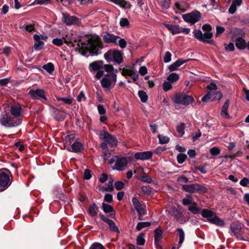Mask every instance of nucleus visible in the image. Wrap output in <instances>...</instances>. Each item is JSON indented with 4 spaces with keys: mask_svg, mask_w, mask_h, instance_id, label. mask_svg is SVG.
<instances>
[{
    "mask_svg": "<svg viewBox=\"0 0 249 249\" xmlns=\"http://www.w3.org/2000/svg\"><path fill=\"white\" fill-rule=\"evenodd\" d=\"M87 41L86 43L79 40L77 44V48L75 50L79 51L83 55H86L89 52L92 56L98 55L100 53V51L104 48L101 38L98 36L91 37Z\"/></svg>",
    "mask_w": 249,
    "mask_h": 249,
    "instance_id": "f257e3e1",
    "label": "nucleus"
},
{
    "mask_svg": "<svg viewBox=\"0 0 249 249\" xmlns=\"http://www.w3.org/2000/svg\"><path fill=\"white\" fill-rule=\"evenodd\" d=\"M21 107L18 105H12L10 107V113L2 114L0 116V124L6 128L16 127L22 122Z\"/></svg>",
    "mask_w": 249,
    "mask_h": 249,
    "instance_id": "f03ea898",
    "label": "nucleus"
},
{
    "mask_svg": "<svg viewBox=\"0 0 249 249\" xmlns=\"http://www.w3.org/2000/svg\"><path fill=\"white\" fill-rule=\"evenodd\" d=\"M201 215L206 218L210 223L215 224L217 226L222 227L225 225L224 220L217 216L215 213L208 209H202Z\"/></svg>",
    "mask_w": 249,
    "mask_h": 249,
    "instance_id": "7ed1b4c3",
    "label": "nucleus"
},
{
    "mask_svg": "<svg viewBox=\"0 0 249 249\" xmlns=\"http://www.w3.org/2000/svg\"><path fill=\"white\" fill-rule=\"evenodd\" d=\"M123 54V53L120 51L116 49H111L104 54V58L108 63L113 61L118 64H120L124 60Z\"/></svg>",
    "mask_w": 249,
    "mask_h": 249,
    "instance_id": "20e7f679",
    "label": "nucleus"
},
{
    "mask_svg": "<svg viewBox=\"0 0 249 249\" xmlns=\"http://www.w3.org/2000/svg\"><path fill=\"white\" fill-rule=\"evenodd\" d=\"M182 190L189 194L198 193L204 194L208 193V188L199 183H195L182 185Z\"/></svg>",
    "mask_w": 249,
    "mask_h": 249,
    "instance_id": "39448f33",
    "label": "nucleus"
},
{
    "mask_svg": "<svg viewBox=\"0 0 249 249\" xmlns=\"http://www.w3.org/2000/svg\"><path fill=\"white\" fill-rule=\"evenodd\" d=\"M13 177L10 172L6 173L0 170V192L7 189L11 184Z\"/></svg>",
    "mask_w": 249,
    "mask_h": 249,
    "instance_id": "423d86ee",
    "label": "nucleus"
},
{
    "mask_svg": "<svg viewBox=\"0 0 249 249\" xmlns=\"http://www.w3.org/2000/svg\"><path fill=\"white\" fill-rule=\"evenodd\" d=\"M174 102L177 104L188 106L195 101L193 96L185 93H176L173 98Z\"/></svg>",
    "mask_w": 249,
    "mask_h": 249,
    "instance_id": "0eeeda50",
    "label": "nucleus"
},
{
    "mask_svg": "<svg viewBox=\"0 0 249 249\" xmlns=\"http://www.w3.org/2000/svg\"><path fill=\"white\" fill-rule=\"evenodd\" d=\"M182 18L185 22L190 23L192 25L200 20L201 13L197 11H193L183 15Z\"/></svg>",
    "mask_w": 249,
    "mask_h": 249,
    "instance_id": "6e6552de",
    "label": "nucleus"
},
{
    "mask_svg": "<svg viewBox=\"0 0 249 249\" xmlns=\"http://www.w3.org/2000/svg\"><path fill=\"white\" fill-rule=\"evenodd\" d=\"M99 135L100 139L104 140L111 147H114L117 146V139L108 132L105 130L101 131Z\"/></svg>",
    "mask_w": 249,
    "mask_h": 249,
    "instance_id": "1a4fd4ad",
    "label": "nucleus"
},
{
    "mask_svg": "<svg viewBox=\"0 0 249 249\" xmlns=\"http://www.w3.org/2000/svg\"><path fill=\"white\" fill-rule=\"evenodd\" d=\"M99 216L101 219L104 222L107 223L108 225L109 231L112 232H116L117 233H120V231L118 227L116 225L115 222L111 219H109L108 217L105 216L102 213H99Z\"/></svg>",
    "mask_w": 249,
    "mask_h": 249,
    "instance_id": "9d476101",
    "label": "nucleus"
},
{
    "mask_svg": "<svg viewBox=\"0 0 249 249\" xmlns=\"http://www.w3.org/2000/svg\"><path fill=\"white\" fill-rule=\"evenodd\" d=\"M62 21L66 25H76L79 22V18L75 16H71L67 13H62Z\"/></svg>",
    "mask_w": 249,
    "mask_h": 249,
    "instance_id": "9b49d317",
    "label": "nucleus"
},
{
    "mask_svg": "<svg viewBox=\"0 0 249 249\" xmlns=\"http://www.w3.org/2000/svg\"><path fill=\"white\" fill-rule=\"evenodd\" d=\"M28 95L33 99H43L45 101H47L45 91L40 89H37L36 90L31 89L29 91Z\"/></svg>",
    "mask_w": 249,
    "mask_h": 249,
    "instance_id": "f8f14e48",
    "label": "nucleus"
},
{
    "mask_svg": "<svg viewBox=\"0 0 249 249\" xmlns=\"http://www.w3.org/2000/svg\"><path fill=\"white\" fill-rule=\"evenodd\" d=\"M104 42L106 43H114L117 44V41L120 37L118 36H115L113 34L108 32L104 33L102 36Z\"/></svg>",
    "mask_w": 249,
    "mask_h": 249,
    "instance_id": "ddd939ff",
    "label": "nucleus"
},
{
    "mask_svg": "<svg viewBox=\"0 0 249 249\" xmlns=\"http://www.w3.org/2000/svg\"><path fill=\"white\" fill-rule=\"evenodd\" d=\"M153 156L151 151L139 152L134 155V158L137 160H148L150 159Z\"/></svg>",
    "mask_w": 249,
    "mask_h": 249,
    "instance_id": "4468645a",
    "label": "nucleus"
},
{
    "mask_svg": "<svg viewBox=\"0 0 249 249\" xmlns=\"http://www.w3.org/2000/svg\"><path fill=\"white\" fill-rule=\"evenodd\" d=\"M193 33L194 37L199 41L209 44L215 45V42L213 40H209L205 39V38H203V34L199 29H195Z\"/></svg>",
    "mask_w": 249,
    "mask_h": 249,
    "instance_id": "2eb2a0df",
    "label": "nucleus"
},
{
    "mask_svg": "<svg viewBox=\"0 0 249 249\" xmlns=\"http://www.w3.org/2000/svg\"><path fill=\"white\" fill-rule=\"evenodd\" d=\"M230 229L231 232L237 239H242V235L241 234V228L240 225L235 223H232L230 226Z\"/></svg>",
    "mask_w": 249,
    "mask_h": 249,
    "instance_id": "dca6fc26",
    "label": "nucleus"
},
{
    "mask_svg": "<svg viewBox=\"0 0 249 249\" xmlns=\"http://www.w3.org/2000/svg\"><path fill=\"white\" fill-rule=\"evenodd\" d=\"M128 164V161L124 157L118 158L115 162L116 169L118 171H122L123 168Z\"/></svg>",
    "mask_w": 249,
    "mask_h": 249,
    "instance_id": "f3484780",
    "label": "nucleus"
},
{
    "mask_svg": "<svg viewBox=\"0 0 249 249\" xmlns=\"http://www.w3.org/2000/svg\"><path fill=\"white\" fill-rule=\"evenodd\" d=\"M67 149L71 152L79 153L83 150L84 146L80 142H76L73 143L71 147L68 146Z\"/></svg>",
    "mask_w": 249,
    "mask_h": 249,
    "instance_id": "a211bd4d",
    "label": "nucleus"
},
{
    "mask_svg": "<svg viewBox=\"0 0 249 249\" xmlns=\"http://www.w3.org/2000/svg\"><path fill=\"white\" fill-rule=\"evenodd\" d=\"M102 209L106 213H109V216L111 218H114L115 216V212L113 207L108 204L103 202L102 203Z\"/></svg>",
    "mask_w": 249,
    "mask_h": 249,
    "instance_id": "6ab92c4d",
    "label": "nucleus"
},
{
    "mask_svg": "<svg viewBox=\"0 0 249 249\" xmlns=\"http://www.w3.org/2000/svg\"><path fill=\"white\" fill-rule=\"evenodd\" d=\"M164 26L172 33L175 35L181 32L182 28L178 25H171L168 23H164Z\"/></svg>",
    "mask_w": 249,
    "mask_h": 249,
    "instance_id": "aec40b11",
    "label": "nucleus"
},
{
    "mask_svg": "<svg viewBox=\"0 0 249 249\" xmlns=\"http://www.w3.org/2000/svg\"><path fill=\"white\" fill-rule=\"evenodd\" d=\"M230 103V101L229 99L226 100L222 107L220 115L225 119H231V118L228 112V109L229 107Z\"/></svg>",
    "mask_w": 249,
    "mask_h": 249,
    "instance_id": "412c9836",
    "label": "nucleus"
},
{
    "mask_svg": "<svg viewBox=\"0 0 249 249\" xmlns=\"http://www.w3.org/2000/svg\"><path fill=\"white\" fill-rule=\"evenodd\" d=\"M33 38L36 42L34 44L35 50L36 51L41 50L44 47L45 44L43 41L40 40V36L37 34H35Z\"/></svg>",
    "mask_w": 249,
    "mask_h": 249,
    "instance_id": "4be33fe9",
    "label": "nucleus"
},
{
    "mask_svg": "<svg viewBox=\"0 0 249 249\" xmlns=\"http://www.w3.org/2000/svg\"><path fill=\"white\" fill-rule=\"evenodd\" d=\"M103 61H95L90 63L89 69V71H98L103 69Z\"/></svg>",
    "mask_w": 249,
    "mask_h": 249,
    "instance_id": "5701e85b",
    "label": "nucleus"
},
{
    "mask_svg": "<svg viewBox=\"0 0 249 249\" xmlns=\"http://www.w3.org/2000/svg\"><path fill=\"white\" fill-rule=\"evenodd\" d=\"M99 211V207L97 204L93 202L89 205L88 209V214L91 216H94L97 215Z\"/></svg>",
    "mask_w": 249,
    "mask_h": 249,
    "instance_id": "b1692460",
    "label": "nucleus"
},
{
    "mask_svg": "<svg viewBox=\"0 0 249 249\" xmlns=\"http://www.w3.org/2000/svg\"><path fill=\"white\" fill-rule=\"evenodd\" d=\"M235 46L237 49L242 50L247 47V44L244 38L241 37H239L236 39Z\"/></svg>",
    "mask_w": 249,
    "mask_h": 249,
    "instance_id": "393cba45",
    "label": "nucleus"
},
{
    "mask_svg": "<svg viewBox=\"0 0 249 249\" xmlns=\"http://www.w3.org/2000/svg\"><path fill=\"white\" fill-rule=\"evenodd\" d=\"M53 115L54 119L58 121H63L66 117L65 113L59 110H55Z\"/></svg>",
    "mask_w": 249,
    "mask_h": 249,
    "instance_id": "a878e982",
    "label": "nucleus"
},
{
    "mask_svg": "<svg viewBox=\"0 0 249 249\" xmlns=\"http://www.w3.org/2000/svg\"><path fill=\"white\" fill-rule=\"evenodd\" d=\"M196 205L197 204L196 202L193 203V205L189 206L188 210L194 214H199L200 213H201V209L196 207Z\"/></svg>",
    "mask_w": 249,
    "mask_h": 249,
    "instance_id": "bb28decb",
    "label": "nucleus"
},
{
    "mask_svg": "<svg viewBox=\"0 0 249 249\" xmlns=\"http://www.w3.org/2000/svg\"><path fill=\"white\" fill-rule=\"evenodd\" d=\"M176 231L178 232L179 237L178 245L179 247H181L184 241L185 233L182 228H178Z\"/></svg>",
    "mask_w": 249,
    "mask_h": 249,
    "instance_id": "cd10ccee",
    "label": "nucleus"
},
{
    "mask_svg": "<svg viewBox=\"0 0 249 249\" xmlns=\"http://www.w3.org/2000/svg\"><path fill=\"white\" fill-rule=\"evenodd\" d=\"M112 2L117 4L121 7L126 8L129 7L130 5L129 2L125 0H109Z\"/></svg>",
    "mask_w": 249,
    "mask_h": 249,
    "instance_id": "c85d7f7f",
    "label": "nucleus"
},
{
    "mask_svg": "<svg viewBox=\"0 0 249 249\" xmlns=\"http://www.w3.org/2000/svg\"><path fill=\"white\" fill-rule=\"evenodd\" d=\"M101 84L104 89H109L111 86V80L107 77H104L101 81Z\"/></svg>",
    "mask_w": 249,
    "mask_h": 249,
    "instance_id": "c756f323",
    "label": "nucleus"
},
{
    "mask_svg": "<svg viewBox=\"0 0 249 249\" xmlns=\"http://www.w3.org/2000/svg\"><path fill=\"white\" fill-rule=\"evenodd\" d=\"M132 201L135 210L137 211V213H139V211L143 209L141 203L135 197L132 198Z\"/></svg>",
    "mask_w": 249,
    "mask_h": 249,
    "instance_id": "7c9ffc66",
    "label": "nucleus"
},
{
    "mask_svg": "<svg viewBox=\"0 0 249 249\" xmlns=\"http://www.w3.org/2000/svg\"><path fill=\"white\" fill-rule=\"evenodd\" d=\"M179 78V75L176 72L171 73L167 77L168 80L172 83L177 81Z\"/></svg>",
    "mask_w": 249,
    "mask_h": 249,
    "instance_id": "2f4dec72",
    "label": "nucleus"
},
{
    "mask_svg": "<svg viewBox=\"0 0 249 249\" xmlns=\"http://www.w3.org/2000/svg\"><path fill=\"white\" fill-rule=\"evenodd\" d=\"M138 95L142 103H145L147 101L148 96L146 93L143 90H139L138 91Z\"/></svg>",
    "mask_w": 249,
    "mask_h": 249,
    "instance_id": "473e14b6",
    "label": "nucleus"
},
{
    "mask_svg": "<svg viewBox=\"0 0 249 249\" xmlns=\"http://www.w3.org/2000/svg\"><path fill=\"white\" fill-rule=\"evenodd\" d=\"M119 70H122V74L124 76H131L133 75V73H134V71L132 69H125V68H119Z\"/></svg>",
    "mask_w": 249,
    "mask_h": 249,
    "instance_id": "72a5a7b5",
    "label": "nucleus"
},
{
    "mask_svg": "<svg viewBox=\"0 0 249 249\" xmlns=\"http://www.w3.org/2000/svg\"><path fill=\"white\" fill-rule=\"evenodd\" d=\"M151 224V223L149 222H140L137 224L136 229L139 231L144 228L150 226Z\"/></svg>",
    "mask_w": 249,
    "mask_h": 249,
    "instance_id": "f704fd0d",
    "label": "nucleus"
},
{
    "mask_svg": "<svg viewBox=\"0 0 249 249\" xmlns=\"http://www.w3.org/2000/svg\"><path fill=\"white\" fill-rule=\"evenodd\" d=\"M43 69L46 70L48 72L51 73L54 70V67L53 63L50 62L43 65Z\"/></svg>",
    "mask_w": 249,
    "mask_h": 249,
    "instance_id": "c9c22d12",
    "label": "nucleus"
},
{
    "mask_svg": "<svg viewBox=\"0 0 249 249\" xmlns=\"http://www.w3.org/2000/svg\"><path fill=\"white\" fill-rule=\"evenodd\" d=\"M144 233L143 232H141L137 237V244L138 245L140 246H143L144 245L145 240L144 238H143V236L144 235Z\"/></svg>",
    "mask_w": 249,
    "mask_h": 249,
    "instance_id": "e433bc0d",
    "label": "nucleus"
},
{
    "mask_svg": "<svg viewBox=\"0 0 249 249\" xmlns=\"http://www.w3.org/2000/svg\"><path fill=\"white\" fill-rule=\"evenodd\" d=\"M158 138L159 140V142L160 144H166L169 142L170 139L167 136H163L161 134H159L158 136Z\"/></svg>",
    "mask_w": 249,
    "mask_h": 249,
    "instance_id": "4c0bfd02",
    "label": "nucleus"
},
{
    "mask_svg": "<svg viewBox=\"0 0 249 249\" xmlns=\"http://www.w3.org/2000/svg\"><path fill=\"white\" fill-rule=\"evenodd\" d=\"M212 101H219L223 97L222 93L220 91H212Z\"/></svg>",
    "mask_w": 249,
    "mask_h": 249,
    "instance_id": "58836bf2",
    "label": "nucleus"
},
{
    "mask_svg": "<svg viewBox=\"0 0 249 249\" xmlns=\"http://www.w3.org/2000/svg\"><path fill=\"white\" fill-rule=\"evenodd\" d=\"M189 181V178L183 176L182 175L181 176H179L177 178V182L182 187V185H185L184 183H187Z\"/></svg>",
    "mask_w": 249,
    "mask_h": 249,
    "instance_id": "ea45409f",
    "label": "nucleus"
},
{
    "mask_svg": "<svg viewBox=\"0 0 249 249\" xmlns=\"http://www.w3.org/2000/svg\"><path fill=\"white\" fill-rule=\"evenodd\" d=\"M162 234L163 231L160 228H157L154 230V238L161 239Z\"/></svg>",
    "mask_w": 249,
    "mask_h": 249,
    "instance_id": "a19ab883",
    "label": "nucleus"
},
{
    "mask_svg": "<svg viewBox=\"0 0 249 249\" xmlns=\"http://www.w3.org/2000/svg\"><path fill=\"white\" fill-rule=\"evenodd\" d=\"M187 156L185 154L180 153L178 155L177 159L179 164L183 163L186 160Z\"/></svg>",
    "mask_w": 249,
    "mask_h": 249,
    "instance_id": "79ce46f5",
    "label": "nucleus"
},
{
    "mask_svg": "<svg viewBox=\"0 0 249 249\" xmlns=\"http://www.w3.org/2000/svg\"><path fill=\"white\" fill-rule=\"evenodd\" d=\"M171 3V0H161V8L163 10L169 8Z\"/></svg>",
    "mask_w": 249,
    "mask_h": 249,
    "instance_id": "37998d69",
    "label": "nucleus"
},
{
    "mask_svg": "<svg viewBox=\"0 0 249 249\" xmlns=\"http://www.w3.org/2000/svg\"><path fill=\"white\" fill-rule=\"evenodd\" d=\"M56 98L58 101H62L68 105H71L72 103V99L71 98L68 97L62 98L58 96H56Z\"/></svg>",
    "mask_w": 249,
    "mask_h": 249,
    "instance_id": "c03bdc74",
    "label": "nucleus"
},
{
    "mask_svg": "<svg viewBox=\"0 0 249 249\" xmlns=\"http://www.w3.org/2000/svg\"><path fill=\"white\" fill-rule=\"evenodd\" d=\"M212 92H208L202 98L201 101L203 102H208L210 100L212 101Z\"/></svg>",
    "mask_w": 249,
    "mask_h": 249,
    "instance_id": "a18cd8bd",
    "label": "nucleus"
},
{
    "mask_svg": "<svg viewBox=\"0 0 249 249\" xmlns=\"http://www.w3.org/2000/svg\"><path fill=\"white\" fill-rule=\"evenodd\" d=\"M185 124L184 123H181L180 124L178 125L176 127L177 132L182 136L184 134V129Z\"/></svg>",
    "mask_w": 249,
    "mask_h": 249,
    "instance_id": "49530a36",
    "label": "nucleus"
},
{
    "mask_svg": "<svg viewBox=\"0 0 249 249\" xmlns=\"http://www.w3.org/2000/svg\"><path fill=\"white\" fill-rule=\"evenodd\" d=\"M89 249H106L102 244L98 243V242H94L90 246Z\"/></svg>",
    "mask_w": 249,
    "mask_h": 249,
    "instance_id": "de8ad7c7",
    "label": "nucleus"
},
{
    "mask_svg": "<svg viewBox=\"0 0 249 249\" xmlns=\"http://www.w3.org/2000/svg\"><path fill=\"white\" fill-rule=\"evenodd\" d=\"M210 153L213 156H216L220 153V150L219 148L214 146L210 149Z\"/></svg>",
    "mask_w": 249,
    "mask_h": 249,
    "instance_id": "09e8293b",
    "label": "nucleus"
},
{
    "mask_svg": "<svg viewBox=\"0 0 249 249\" xmlns=\"http://www.w3.org/2000/svg\"><path fill=\"white\" fill-rule=\"evenodd\" d=\"M172 88L171 82L165 81L162 85V89L164 91H167Z\"/></svg>",
    "mask_w": 249,
    "mask_h": 249,
    "instance_id": "8fccbe9b",
    "label": "nucleus"
},
{
    "mask_svg": "<svg viewBox=\"0 0 249 249\" xmlns=\"http://www.w3.org/2000/svg\"><path fill=\"white\" fill-rule=\"evenodd\" d=\"M118 39H119L118 43H117L116 45H118L121 49H124L125 48L127 45V42L125 40L124 38H121V37L120 38H118Z\"/></svg>",
    "mask_w": 249,
    "mask_h": 249,
    "instance_id": "3c124183",
    "label": "nucleus"
},
{
    "mask_svg": "<svg viewBox=\"0 0 249 249\" xmlns=\"http://www.w3.org/2000/svg\"><path fill=\"white\" fill-rule=\"evenodd\" d=\"M125 184L121 181H116L114 183V186L116 190H121L124 187Z\"/></svg>",
    "mask_w": 249,
    "mask_h": 249,
    "instance_id": "603ef678",
    "label": "nucleus"
},
{
    "mask_svg": "<svg viewBox=\"0 0 249 249\" xmlns=\"http://www.w3.org/2000/svg\"><path fill=\"white\" fill-rule=\"evenodd\" d=\"M120 25L123 27L128 26L129 25V22L126 18H121L120 21Z\"/></svg>",
    "mask_w": 249,
    "mask_h": 249,
    "instance_id": "864d4df0",
    "label": "nucleus"
},
{
    "mask_svg": "<svg viewBox=\"0 0 249 249\" xmlns=\"http://www.w3.org/2000/svg\"><path fill=\"white\" fill-rule=\"evenodd\" d=\"M52 43L57 46H61L63 44V40L61 38H55L53 39Z\"/></svg>",
    "mask_w": 249,
    "mask_h": 249,
    "instance_id": "5fc2aeb1",
    "label": "nucleus"
},
{
    "mask_svg": "<svg viewBox=\"0 0 249 249\" xmlns=\"http://www.w3.org/2000/svg\"><path fill=\"white\" fill-rule=\"evenodd\" d=\"M92 177L91 171L89 169H86L84 171V178L86 180L90 179Z\"/></svg>",
    "mask_w": 249,
    "mask_h": 249,
    "instance_id": "6e6d98bb",
    "label": "nucleus"
},
{
    "mask_svg": "<svg viewBox=\"0 0 249 249\" xmlns=\"http://www.w3.org/2000/svg\"><path fill=\"white\" fill-rule=\"evenodd\" d=\"M141 180L143 182L150 183L152 181V179L149 176L147 175V174H144L142 177Z\"/></svg>",
    "mask_w": 249,
    "mask_h": 249,
    "instance_id": "4d7b16f0",
    "label": "nucleus"
},
{
    "mask_svg": "<svg viewBox=\"0 0 249 249\" xmlns=\"http://www.w3.org/2000/svg\"><path fill=\"white\" fill-rule=\"evenodd\" d=\"M249 178H244L240 181V184L244 187H248L249 186Z\"/></svg>",
    "mask_w": 249,
    "mask_h": 249,
    "instance_id": "13d9d810",
    "label": "nucleus"
},
{
    "mask_svg": "<svg viewBox=\"0 0 249 249\" xmlns=\"http://www.w3.org/2000/svg\"><path fill=\"white\" fill-rule=\"evenodd\" d=\"M224 46L225 49L227 51L233 52L235 49L234 44L232 43H230L228 45L225 43Z\"/></svg>",
    "mask_w": 249,
    "mask_h": 249,
    "instance_id": "bf43d9fd",
    "label": "nucleus"
},
{
    "mask_svg": "<svg viewBox=\"0 0 249 249\" xmlns=\"http://www.w3.org/2000/svg\"><path fill=\"white\" fill-rule=\"evenodd\" d=\"M216 33L215 34L216 37L219 36L221 34L224 33L225 29L223 27L217 26L216 27Z\"/></svg>",
    "mask_w": 249,
    "mask_h": 249,
    "instance_id": "052dcab7",
    "label": "nucleus"
},
{
    "mask_svg": "<svg viewBox=\"0 0 249 249\" xmlns=\"http://www.w3.org/2000/svg\"><path fill=\"white\" fill-rule=\"evenodd\" d=\"M151 187L149 186H143L142 187V192L146 195H150L151 192Z\"/></svg>",
    "mask_w": 249,
    "mask_h": 249,
    "instance_id": "680f3d73",
    "label": "nucleus"
},
{
    "mask_svg": "<svg viewBox=\"0 0 249 249\" xmlns=\"http://www.w3.org/2000/svg\"><path fill=\"white\" fill-rule=\"evenodd\" d=\"M103 68L107 72H113L114 67L111 64H106L103 65Z\"/></svg>",
    "mask_w": 249,
    "mask_h": 249,
    "instance_id": "e2e57ef3",
    "label": "nucleus"
},
{
    "mask_svg": "<svg viewBox=\"0 0 249 249\" xmlns=\"http://www.w3.org/2000/svg\"><path fill=\"white\" fill-rule=\"evenodd\" d=\"M172 54L169 52H166L163 58V61L165 63H168L171 60Z\"/></svg>",
    "mask_w": 249,
    "mask_h": 249,
    "instance_id": "0e129e2a",
    "label": "nucleus"
},
{
    "mask_svg": "<svg viewBox=\"0 0 249 249\" xmlns=\"http://www.w3.org/2000/svg\"><path fill=\"white\" fill-rule=\"evenodd\" d=\"M182 203L183 205L187 206L193 205V203H195V202L193 201V199L183 198L182 200Z\"/></svg>",
    "mask_w": 249,
    "mask_h": 249,
    "instance_id": "69168bd1",
    "label": "nucleus"
},
{
    "mask_svg": "<svg viewBox=\"0 0 249 249\" xmlns=\"http://www.w3.org/2000/svg\"><path fill=\"white\" fill-rule=\"evenodd\" d=\"M104 201L108 203H111L113 201V196L110 194H107L104 197Z\"/></svg>",
    "mask_w": 249,
    "mask_h": 249,
    "instance_id": "338daca9",
    "label": "nucleus"
},
{
    "mask_svg": "<svg viewBox=\"0 0 249 249\" xmlns=\"http://www.w3.org/2000/svg\"><path fill=\"white\" fill-rule=\"evenodd\" d=\"M203 36L205 39L211 40L213 36V34L212 32H205L204 34H203Z\"/></svg>",
    "mask_w": 249,
    "mask_h": 249,
    "instance_id": "774afa93",
    "label": "nucleus"
}]
</instances>
